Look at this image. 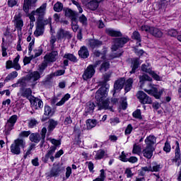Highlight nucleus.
I'll return each instance as SVG.
<instances>
[{"mask_svg":"<svg viewBox=\"0 0 181 181\" xmlns=\"http://www.w3.org/2000/svg\"><path fill=\"white\" fill-rule=\"evenodd\" d=\"M108 95V88L107 87H100L95 93L96 105L98 111L101 110H108L110 100L106 99Z\"/></svg>","mask_w":181,"mask_h":181,"instance_id":"1","label":"nucleus"},{"mask_svg":"<svg viewBox=\"0 0 181 181\" xmlns=\"http://www.w3.org/2000/svg\"><path fill=\"white\" fill-rule=\"evenodd\" d=\"M26 142L23 139H16L10 146V151L13 155H21V150L25 149Z\"/></svg>","mask_w":181,"mask_h":181,"instance_id":"2","label":"nucleus"},{"mask_svg":"<svg viewBox=\"0 0 181 181\" xmlns=\"http://www.w3.org/2000/svg\"><path fill=\"white\" fill-rule=\"evenodd\" d=\"M141 30L143 32H146V33H149L151 36L154 37L160 38L163 36V33L160 29L154 27V26H149L148 25H143L141 27Z\"/></svg>","mask_w":181,"mask_h":181,"instance_id":"3","label":"nucleus"},{"mask_svg":"<svg viewBox=\"0 0 181 181\" xmlns=\"http://www.w3.org/2000/svg\"><path fill=\"white\" fill-rule=\"evenodd\" d=\"M145 93H147L148 95H151V97H154L156 100H160L162 95H163V93L165 91L164 88L159 90L156 85L150 84V89H144Z\"/></svg>","mask_w":181,"mask_h":181,"instance_id":"4","label":"nucleus"},{"mask_svg":"<svg viewBox=\"0 0 181 181\" xmlns=\"http://www.w3.org/2000/svg\"><path fill=\"white\" fill-rule=\"evenodd\" d=\"M65 168L62 165L59 163H54L52 165V168L49 170V173H48V177H59L62 173H64Z\"/></svg>","mask_w":181,"mask_h":181,"instance_id":"5","label":"nucleus"},{"mask_svg":"<svg viewBox=\"0 0 181 181\" xmlns=\"http://www.w3.org/2000/svg\"><path fill=\"white\" fill-rule=\"evenodd\" d=\"M136 97L139 100V103L145 105V104L151 105L152 104V98L149 97L145 92L143 90H139Z\"/></svg>","mask_w":181,"mask_h":181,"instance_id":"6","label":"nucleus"},{"mask_svg":"<svg viewBox=\"0 0 181 181\" xmlns=\"http://www.w3.org/2000/svg\"><path fill=\"white\" fill-rule=\"evenodd\" d=\"M64 16L71 19V22H76L77 23V19H78V13L70 8H65L63 9Z\"/></svg>","mask_w":181,"mask_h":181,"instance_id":"7","label":"nucleus"},{"mask_svg":"<svg viewBox=\"0 0 181 181\" xmlns=\"http://www.w3.org/2000/svg\"><path fill=\"white\" fill-rule=\"evenodd\" d=\"M53 115H54L53 108L48 105H45L44 107V114L41 118V122H46V121L50 119Z\"/></svg>","mask_w":181,"mask_h":181,"instance_id":"8","label":"nucleus"},{"mask_svg":"<svg viewBox=\"0 0 181 181\" xmlns=\"http://www.w3.org/2000/svg\"><path fill=\"white\" fill-rule=\"evenodd\" d=\"M175 157L171 159L173 163H176L177 166H180L181 165V151H180V144L178 141H175Z\"/></svg>","mask_w":181,"mask_h":181,"instance_id":"9","label":"nucleus"},{"mask_svg":"<svg viewBox=\"0 0 181 181\" xmlns=\"http://www.w3.org/2000/svg\"><path fill=\"white\" fill-rule=\"evenodd\" d=\"M125 86V78L121 77L117 79L115 81L114 87H113V97L117 94V93H119L124 86Z\"/></svg>","mask_w":181,"mask_h":181,"instance_id":"10","label":"nucleus"},{"mask_svg":"<svg viewBox=\"0 0 181 181\" xmlns=\"http://www.w3.org/2000/svg\"><path fill=\"white\" fill-rule=\"evenodd\" d=\"M141 66V59L139 57H134L131 59L129 74H135L139 66Z\"/></svg>","mask_w":181,"mask_h":181,"instance_id":"11","label":"nucleus"},{"mask_svg":"<svg viewBox=\"0 0 181 181\" xmlns=\"http://www.w3.org/2000/svg\"><path fill=\"white\" fill-rule=\"evenodd\" d=\"M73 37V35L70 33V31H67L63 28H59L58 31L57 32V39L58 40H66L67 39L68 40H70Z\"/></svg>","mask_w":181,"mask_h":181,"instance_id":"12","label":"nucleus"},{"mask_svg":"<svg viewBox=\"0 0 181 181\" xmlns=\"http://www.w3.org/2000/svg\"><path fill=\"white\" fill-rule=\"evenodd\" d=\"M95 74V69L93 64H90L85 69L82 77L85 81L89 80V78H93V76Z\"/></svg>","mask_w":181,"mask_h":181,"instance_id":"13","label":"nucleus"},{"mask_svg":"<svg viewBox=\"0 0 181 181\" xmlns=\"http://www.w3.org/2000/svg\"><path fill=\"white\" fill-rule=\"evenodd\" d=\"M42 75V74L39 71H34L29 72L28 74L25 76V79L27 81H30V80L33 79V81L35 83L37 81V80H40Z\"/></svg>","mask_w":181,"mask_h":181,"instance_id":"14","label":"nucleus"},{"mask_svg":"<svg viewBox=\"0 0 181 181\" xmlns=\"http://www.w3.org/2000/svg\"><path fill=\"white\" fill-rule=\"evenodd\" d=\"M63 59H66L63 61V64L64 67H67L69 66V60L72 63H77L78 59H77V57L71 53H66L64 55Z\"/></svg>","mask_w":181,"mask_h":181,"instance_id":"15","label":"nucleus"},{"mask_svg":"<svg viewBox=\"0 0 181 181\" xmlns=\"http://www.w3.org/2000/svg\"><path fill=\"white\" fill-rule=\"evenodd\" d=\"M46 8H47V4H42L36 11H34V13L37 16V19H45V15H46Z\"/></svg>","mask_w":181,"mask_h":181,"instance_id":"16","label":"nucleus"},{"mask_svg":"<svg viewBox=\"0 0 181 181\" xmlns=\"http://www.w3.org/2000/svg\"><path fill=\"white\" fill-rule=\"evenodd\" d=\"M129 40H131V39L128 35H126L125 37H118L113 39L114 43L118 45L120 47H124Z\"/></svg>","mask_w":181,"mask_h":181,"instance_id":"17","label":"nucleus"},{"mask_svg":"<svg viewBox=\"0 0 181 181\" xmlns=\"http://www.w3.org/2000/svg\"><path fill=\"white\" fill-rule=\"evenodd\" d=\"M88 43V47H90L92 50H94V49H98L103 46V41L95 38L89 39Z\"/></svg>","mask_w":181,"mask_h":181,"instance_id":"18","label":"nucleus"},{"mask_svg":"<svg viewBox=\"0 0 181 181\" xmlns=\"http://www.w3.org/2000/svg\"><path fill=\"white\" fill-rule=\"evenodd\" d=\"M95 107H97V105H95L94 102L93 101L88 102L85 107V112L83 113V116L87 117L90 114H93V112H94V110H95Z\"/></svg>","mask_w":181,"mask_h":181,"instance_id":"19","label":"nucleus"},{"mask_svg":"<svg viewBox=\"0 0 181 181\" xmlns=\"http://www.w3.org/2000/svg\"><path fill=\"white\" fill-rule=\"evenodd\" d=\"M58 57L59 52H57V51H52L48 54H46L44 57V59H45L48 63H54V62L57 60Z\"/></svg>","mask_w":181,"mask_h":181,"instance_id":"20","label":"nucleus"},{"mask_svg":"<svg viewBox=\"0 0 181 181\" xmlns=\"http://www.w3.org/2000/svg\"><path fill=\"white\" fill-rule=\"evenodd\" d=\"M15 22H16V29L17 31L22 32V28H23V20L22 19V16L21 13H18L17 16L14 17Z\"/></svg>","mask_w":181,"mask_h":181,"instance_id":"21","label":"nucleus"},{"mask_svg":"<svg viewBox=\"0 0 181 181\" xmlns=\"http://www.w3.org/2000/svg\"><path fill=\"white\" fill-rule=\"evenodd\" d=\"M101 4V0H88L86 6L90 11H97Z\"/></svg>","mask_w":181,"mask_h":181,"instance_id":"22","label":"nucleus"},{"mask_svg":"<svg viewBox=\"0 0 181 181\" xmlns=\"http://www.w3.org/2000/svg\"><path fill=\"white\" fill-rule=\"evenodd\" d=\"M144 142L148 148H154L153 145L156 144V137L153 134H150L146 138Z\"/></svg>","mask_w":181,"mask_h":181,"instance_id":"23","label":"nucleus"},{"mask_svg":"<svg viewBox=\"0 0 181 181\" xmlns=\"http://www.w3.org/2000/svg\"><path fill=\"white\" fill-rule=\"evenodd\" d=\"M105 33L111 37H122V33L121 31L115 30L112 28H106Z\"/></svg>","mask_w":181,"mask_h":181,"instance_id":"24","label":"nucleus"},{"mask_svg":"<svg viewBox=\"0 0 181 181\" xmlns=\"http://www.w3.org/2000/svg\"><path fill=\"white\" fill-rule=\"evenodd\" d=\"M155 151V147H148L146 146L145 148L143 149L142 153L143 156L146 159H151L152 156H153V151Z\"/></svg>","mask_w":181,"mask_h":181,"instance_id":"25","label":"nucleus"},{"mask_svg":"<svg viewBox=\"0 0 181 181\" xmlns=\"http://www.w3.org/2000/svg\"><path fill=\"white\" fill-rule=\"evenodd\" d=\"M41 139L42 134H40V132L31 133L29 136V140L30 141V142H33V144H39Z\"/></svg>","mask_w":181,"mask_h":181,"instance_id":"26","label":"nucleus"},{"mask_svg":"<svg viewBox=\"0 0 181 181\" xmlns=\"http://www.w3.org/2000/svg\"><path fill=\"white\" fill-rule=\"evenodd\" d=\"M78 54L81 59H88V56H90V52H88L87 47L82 46L78 52Z\"/></svg>","mask_w":181,"mask_h":181,"instance_id":"27","label":"nucleus"},{"mask_svg":"<svg viewBox=\"0 0 181 181\" xmlns=\"http://www.w3.org/2000/svg\"><path fill=\"white\" fill-rule=\"evenodd\" d=\"M45 33V28H43V24L40 23L39 24L37 23L36 29L34 32V35L35 37H39V36H43Z\"/></svg>","mask_w":181,"mask_h":181,"instance_id":"28","label":"nucleus"},{"mask_svg":"<svg viewBox=\"0 0 181 181\" xmlns=\"http://www.w3.org/2000/svg\"><path fill=\"white\" fill-rule=\"evenodd\" d=\"M46 134H47V129L46 127H42L40 132L41 139L39 144V146L41 148L45 146V142H46Z\"/></svg>","mask_w":181,"mask_h":181,"instance_id":"29","label":"nucleus"},{"mask_svg":"<svg viewBox=\"0 0 181 181\" xmlns=\"http://www.w3.org/2000/svg\"><path fill=\"white\" fill-rule=\"evenodd\" d=\"M48 127H47V131L48 132H53L54 129H56V127L59 125V122L54 120V119H49L48 120Z\"/></svg>","mask_w":181,"mask_h":181,"instance_id":"30","label":"nucleus"},{"mask_svg":"<svg viewBox=\"0 0 181 181\" xmlns=\"http://www.w3.org/2000/svg\"><path fill=\"white\" fill-rule=\"evenodd\" d=\"M132 84H134V78H129L127 79L126 81H124V93L127 94V93H129L131 90H132Z\"/></svg>","mask_w":181,"mask_h":181,"instance_id":"31","label":"nucleus"},{"mask_svg":"<svg viewBox=\"0 0 181 181\" xmlns=\"http://www.w3.org/2000/svg\"><path fill=\"white\" fill-rule=\"evenodd\" d=\"M36 0H24V4L23 6V9L24 12H29V9L30 8V6L33 5H35L36 4Z\"/></svg>","mask_w":181,"mask_h":181,"instance_id":"32","label":"nucleus"},{"mask_svg":"<svg viewBox=\"0 0 181 181\" xmlns=\"http://www.w3.org/2000/svg\"><path fill=\"white\" fill-rule=\"evenodd\" d=\"M20 91L23 98H29L32 95V89L30 88H25V87H21Z\"/></svg>","mask_w":181,"mask_h":181,"instance_id":"33","label":"nucleus"},{"mask_svg":"<svg viewBox=\"0 0 181 181\" xmlns=\"http://www.w3.org/2000/svg\"><path fill=\"white\" fill-rule=\"evenodd\" d=\"M107 49H103L102 52H100V50H95L94 52H93V56L95 57H100V56L101 57V59L102 60H107Z\"/></svg>","mask_w":181,"mask_h":181,"instance_id":"34","label":"nucleus"},{"mask_svg":"<svg viewBox=\"0 0 181 181\" xmlns=\"http://www.w3.org/2000/svg\"><path fill=\"white\" fill-rule=\"evenodd\" d=\"M153 166L151 165L148 166L149 172H160V169H162V165L160 164H158L157 162H153Z\"/></svg>","mask_w":181,"mask_h":181,"instance_id":"35","label":"nucleus"},{"mask_svg":"<svg viewBox=\"0 0 181 181\" xmlns=\"http://www.w3.org/2000/svg\"><path fill=\"white\" fill-rule=\"evenodd\" d=\"M37 23H42L43 25V28L45 29V26L46 25H49L50 28H52V17L48 18V19L44 20V18H37Z\"/></svg>","mask_w":181,"mask_h":181,"instance_id":"36","label":"nucleus"},{"mask_svg":"<svg viewBox=\"0 0 181 181\" xmlns=\"http://www.w3.org/2000/svg\"><path fill=\"white\" fill-rule=\"evenodd\" d=\"M74 132L75 134V139H76V144H81V130L75 127L74 128Z\"/></svg>","mask_w":181,"mask_h":181,"instance_id":"37","label":"nucleus"},{"mask_svg":"<svg viewBox=\"0 0 181 181\" xmlns=\"http://www.w3.org/2000/svg\"><path fill=\"white\" fill-rule=\"evenodd\" d=\"M31 104L35 107V110H37V108H43V101H42V100L39 99L38 98H35Z\"/></svg>","mask_w":181,"mask_h":181,"instance_id":"38","label":"nucleus"},{"mask_svg":"<svg viewBox=\"0 0 181 181\" xmlns=\"http://www.w3.org/2000/svg\"><path fill=\"white\" fill-rule=\"evenodd\" d=\"M16 77H18V71H12L6 76V78L4 79V83H8L10 81V80H13L14 78H16Z\"/></svg>","mask_w":181,"mask_h":181,"instance_id":"39","label":"nucleus"},{"mask_svg":"<svg viewBox=\"0 0 181 181\" xmlns=\"http://www.w3.org/2000/svg\"><path fill=\"white\" fill-rule=\"evenodd\" d=\"M86 125H87V128L88 129H92V128H94L95 127H96L97 125V119H88L86 120Z\"/></svg>","mask_w":181,"mask_h":181,"instance_id":"40","label":"nucleus"},{"mask_svg":"<svg viewBox=\"0 0 181 181\" xmlns=\"http://www.w3.org/2000/svg\"><path fill=\"white\" fill-rule=\"evenodd\" d=\"M105 156V151L103 149H99L96 154L95 155V160H100V159H103Z\"/></svg>","mask_w":181,"mask_h":181,"instance_id":"41","label":"nucleus"},{"mask_svg":"<svg viewBox=\"0 0 181 181\" xmlns=\"http://www.w3.org/2000/svg\"><path fill=\"white\" fill-rule=\"evenodd\" d=\"M6 43H5V38H2V42L1 45V53L3 57H6L8 56V52L6 50H8V48H6Z\"/></svg>","mask_w":181,"mask_h":181,"instance_id":"42","label":"nucleus"},{"mask_svg":"<svg viewBox=\"0 0 181 181\" xmlns=\"http://www.w3.org/2000/svg\"><path fill=\"white\" fill-rule=\"evenodd\" d=\"M78 23L80 22L83 26H87L88 25V19L86 15L82 14L79 17H78Z\"/></svg>","mask_w":181,"mask_h":181,"instance_id":"43","label":"nucleus"},{"mask_svg":"<svg viewBox=\"0 0 181 181\" xmlns=\"http://www.w3.org/2000/svg\"><path fill=\"white\" fill-rule=\"evenodd\" d=\"M110 67V61H104L100 65V71H101V70H104V71H108Z\"/></svg>","mask_w":181,"mask_h":181,"instance_id":"44","label":"nucleus"},{"mask_svg":"<svg viewBox=\"0 0 181 181\" xmlns=\"http://www.w3.org/2000/svg\"><path fill=\"white\" fill-rule=\"evenodd\" d=\"M54 12H62L63 11V3L57 1L53 7Z\"/></svg>","mask_w":181,"mask_h":181,"instance_id":"45","label":"nucleus"},{"mask_svg":"<svg viewBox=\"0 0 181 181\" xmlns=\"http://www.w3.org/2000/svg\"><path fill=\"white\" fill-rule=\"evenodd\" d=\"M110 78H111V74H105L103 76V81L101 82V87H105V86H107V83L110 81Z\"/></svg>","mask_w":181,"mask_h":181,"instance_id":"46","label":"nucleus"},{"mask_svg":"<svg viewBox=\"0 0 181 181\" xmlns=\"http://www.w3.org/2000/svg\"><path fill=\"white\" fill-rule=\"evenodd\" d=\"M132 117L136 119H142V112H141V109H137L133 112Z\"/></svg>","mask_w":181,"mask_h":181,"instance_id":"47","label":"nucleus"},{"mask_svg":"<svg viewBox=\"0 0 181 181\" xmlns=\"http://www.w3.org/2000/svg\"><path fill=\"white\" fill-rule=\"evenodd\" d=\"M132 39H133L134 40H136V42H142V40L141 39V34L136 30L133 32Z\"/></svg>","mask_w":181,"mask_h":181,"instance_id":"48","label":"nucleus"},{"mask_svg":"<svg viewBox=\"0 0 181 181\" xmlns=\"http://www.w3.org/2000/svg\"><path fill=\"white\" fill-rule=\"evenodd\" d=\"M141 146L136 144V143H135L133 145V149H132V153L134 155H139V153H141Z\"/></svg>","mask_w":181,"mask_h":181,"instance_id":"49","label":"nucleus"},{"mask_svg":"<svg viewBox=\"0 0 181 181\" xmlns=\"http://www.w3.org/2000/svg\"><path fill=\"white\" fill-rule=\"evenodd\" d=\"M140 83H143L144 81H152V78L148 74H144L139 77Z\"/></svg>","mask_w":181,"mask_h":181,"instance_id":"50","label":"nucleus"},{"mask_svg":"<svg viewBox=\"0 0 181 181\" xmlns=\"http://www.w3.org/2000/svg\"><path fill=\"white\" fill-rule=\"evenodd\" d=\"M38 67L39 72L42 74V76H45V69H47V62H42Z\"/></svg>","mask_w":181,"mask_h":181,"instance_id":"51","label":"nucleus"},{"mask_svg":"<svg viewBox=\"0 0 181 181\" xmlns=\"http://www.w3.org/2000/svg\"><path fill=\"white\" fill-rule=\"evenodd\" d=\"M163 151L165 153H170V151H172L170 143L168 140L164 144Z\"/></svg>","mask_w":181,"mask_h":181,"instance_id":"52","label":"nucleus"},{"mask_svg":"<svg viewBox=\"0 0 181 181\" xmlns=\"http://www.w3.org/2000/svg\"><path fill=\"white\" fill-rule=\"evenodd\" d=\"M105 171L104 169L100 170V174L98 177L94 179L93 181H105Z\"/></svg>","mask_w":181,"mask_h":181,"instance_id":"53","label":"nucleus"},{"mask_svg":"<svg viewBox=\"0 0 181 181\" xmlns=\"http://www.w3.org/2000/svg\"><path fill=\"white\" fill-rule=\"evenodd\" d=\"M141 71H143V73H148V74H151L152 68H148L146 64H143L141 66Z\"/></svg>","mask_w":181,"mask_h":181,"instance_id":"54","label":"nucleus"},{"mask_svg":"<svg viewBox=\"0 0 181 181\" xmlns=\"http://www.w3.org/2000/svg\"><path fill=\"white\" fill-rule=\"evenodd\" d=\"M132 131H134V127H132V124H129L124 130V135H131Z\"/></svg>","mask_w":181,"mask_h":181,"instance_id":"55","label":"nucleus"},{"mask_svg":"<svg viewBox=\"0 0 181 181\" xmlns=\"http://www.w3.org/2000/svg\"><path fill=\"white\" fill-rule=\"evenodd\" d=\"M149 74L150 76H151L153 80H156V81H162V77L158 75V74H156L155 71H152Z\"/></svg>","mask_w":181,"mask_h":181,"instance_id":"56","label":"nucleus"},{"mask_svg":"<svg viewBox=\"0 0 181 181\" xmlns=\"http://www.w3.org/2000/svg\"><path fill=\"white\" fill-rule=\"evenodd\" d=\"M146 172H149V168L148 166L141 167L140 170H139L138 175L139 176H145Z\"/></svg>","mask_w":181,"mask_h":181,"instance_id":"57","label":"nucleus"},{"mask_svg":"<svg viewBox=\"0 0 181 181\" xmlns=\"http://www.w3.org/2000/svg\"><path fill=\"white\" fill-rule=\"evenodd\" d=\"M18 121V115H13L9 117V119L7 120V122L8 124H13L14 125L16 124V122Z\"/></svg>","mask_w":181,"mask_h":181,"instance_id":"58","label":"nucleus"},{"mask_svg":"<svg viewBox=\"0 0 181 181\" xmlns=\"http://www.w3.org/2000/svg\"><path fill=\"white\" fill-rule=\"evenodd\" d=\"M51 144H52V146H55L56 149H57V146H60L62 145V140L61 139H52L50 140Z\"/></svg>","mask_w":181,"mask_h":181,"instance_id":"59","label":"nucleus"},{"mask_svg":"<svg viewBox=\"0 0 181 181\" xmlns=\"http://www.w3.org/2000/svg\"><path fill=\"white\" fill-rule=\"evenodd\" d=\"M31 134H32V132H30V130L22 131L19 134V137L20 138H28V136H30Z\"/></svg>","mask_w":181,"mask_h":181,"instance_id":"60","label":"nucleus"},{"mask_svg":"<svg viewBox=\"0 0 181 181\" xmlns=\"http://www.w3.org/2000/svg\"><path fill=\"white\" fill-rule=\"evenodd\" d=\"M124 175H127V179H132V177L134 176V174L132 173L131 168H127L124 170Z\"/></svg>","mask_w":181,"mask_h":181,"instance_id":"61","label":"nucleus"},{"mask_svg":"<svg viewBox=\"0 0 181 181\" xmlns=\"http://www.w3.org/2000/svg\"><path fill=\"white\" fill-rule=\"evenodd\" d=\"M167 33L168 36H170L171 37H176V36H177L179 33L177 32V30L173 28V29L168 30Z\"/></svg>","mask_w":181,"mask_h":181,"instance_id":"62","label":"nucleus"},{"mask_svg":"<svg viewBox=\"0 0 181 181\" xmlns=\"http://www.w3.org/2000/svg\"><path fill=\"white\" fill-rule=\"evenodd\" d=\"M127 153H125V151H122L121 155L119 156V160H121V162H124L127 163L128 162V158H127Z\"/></svg>","mask_w":181,"mask_h":181,"instance_id":"63","label":"nucleus"},{"mask_svg":"<svg viewBox=\"0 0 181 181\" xmlns=\"http://www.w3.org/2000/svg\"><path fill=\"white\" fill-rule=\"evenodd\" d=\"M109 122L111 125H117V124H119V122H121V120H119V117H114L110 118Z\"/></svg>","mask_w":181,"mask_h":181,"instance_id":"64","label":"nucleus"}]
</instances>
